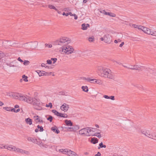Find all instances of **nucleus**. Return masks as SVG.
Segmentation results:
<instances>
[{"label":"nucleus","mask_w":156,"mask_h":156,"mask_svg":"<svg viewBox=\"0 0 156 156\" xmlns=\"http://www.w3.org/2000/svg\"><path fill=\"white\" fill-rule=\"evenodd\" d=\"M28 141L34 143H36L37 141V140L35 138L29 137L27 138Z\"/></svg>","instance_id":"412c9836"},{"label":"nucleus","mask_w":156,"mask_h":156,"mask_svg":"<svg viewBox=\"0 0 156 156\" xmlns=\"http://www.w3.org/2000/svg\"><path fill=\"white\" fill-rule=\"evenodd\" d=\"M67 131L69 132H74L79 129V127L77 126H76L72 127H69L66 128Z\"/></svg>","instance_id":"f8f14e48"},{"label":"nucleus","mask_w":156,"mask_h":156,"mask_svg":"<svg viewBox=\"0 0 156 156\" xmlns=\"http://www.w3.org/2000/svg\"><path fill=\"white\" fill-rule=\"evenodd\" d=\"M12 146V145H6V147H5V149L11 151Z\"/></svg>","instance_id":"49530a36"},{"label":"nucleus","mask_w":156,"mask_h":156,"mask_svg":"<svg viewBox=\"0 0 156 156\" xmlns=\"http://www.w3.org/2000/svg\"><path fill=\"white\" fill-rule=\"evenodd\" d=\"M36 72L37 73L39 76L46 75H50L52 73L51 72L48 73L44 71L40 70L36 71Z\"/></svg>","instance_id":"1a4fd4ad"},{"label":"nucleus","mask_w":156,"mask_h":156,"mask_svg":"<svg viewBox=\"0 0 156 156\" xmlns=\"http://www.w3.org/2000/svg\"><path fill=\"white\" fill-rule=\"evenodd\" d=\"M88 40L90 42H93L94 40V37L93 36L90 37L88 38Z\"/></svg>","instance_id":"7c9ffc66"},{"label":"nucleus","mask_w":156,"mask_h":156,"mask_svg":"<svg viewBox=\"0 0 156 156\" xmlns=\"http://www.w3.org/2000/svg\"><path fill=\"white\" fill-rule=\"evenodd\" d=\"M81 88L83 91L86 92H87L88 91V87L86 86H82Z\"/></svg>","instance_id":"cd10ccee"},{"label":"nucleus","mask_w":156,"mask_h":156,"mask_svg":"<svg viewBox=\"0 0 156 156\" xmlns=\"http://www.w3.org/2000/svg\"><path fill=\"white\" fill-rule=\"evenodd\" d=\"M6 146L5 145H4L3 144H0V148L1 149H5V147H6Z\"/></svg>","instance_id":"864d4df0"},{"label":"nucleus","mask_w":156,"mask_h":156,"mask_svg":"<svg viewBox=\"0 0 156 156\" xmlns=\"http://www.w3.org/2000/svg\"><path fill=\"white\" fill-rule=\"evenodd\" d=\"M99 147H98V149H99L101 148H106V146L105 145H104L102 142H101L99 144Z\"/></svg>","instance_id":"473e14b6"},{"label":"nucleus","mask_w":156,"mask_h":156,"mask_svg":"<svg viewBox=\"0 0 156 156\" xmlns=\"http://www.w3.org/2000/svg\"><path fill=\"white\" fill-rule=\"evenodd\" d=\"M65 123L67 126H71L73 125V123L70 120L66 119L65 121Z\"/></svg>","instance_id":"a878e982"},{"label":"nucleus","mask_w":156,"mask_h":156,"mask_svg":"<svg viewBox=\"0 0 156 156\" xmlns=\"http://www.w3.org/2000/svg\"><path fill=\"white\" fill-rule=\"evenodd\" d=\"M81 28L82 30H87L88 28L90 27V26L88 23H83L81 25Z\"/></svg>","instance_id":"ddd939ff"},{"label":"nucleus","mask_w":156,"mask_h":156,"mask_svg":"<svg viewBox=\"0 0 156 156\" xmlns=\"http://www.w3.org/2000/svg\"><path fill=\"white\" fill-rule=\"evenodd\" d=\"M48 8L50 9H52L57 10V9L54 6L51 5H48Z\"/></svg>","instance_id":"e433bc0d"},{"label":"nucleus","mask_w":156,"mask_h":156,"mask_svg":"<svg viewBox=\"0 0 156 156\" xmlns=\"http://www.w3.org/2000/svg\"><path fill=\"white\" fill-rule=\"evenodd\" d=\"M63 10L65 12H68L70 10L69 8H66L63 9Z\"/></svg>","instance_id":"6e6d98bb"},{"label":"nucleus","mask_w":156,"mask_h":156,"mask_svg":"<svg viewBox=\"0 0 156 156\" xmlns=\"http://www.w3.org/2000/svg\"><path fill=\"white\" fill-rule=\"evenodd\" d=\"M52 104L50 102L48 105L47 104L46 105V107H50L51 108H52Z\"/></svg>","instance_id":"3c124183"},{"label":"nucleus","mask_w":156,"mask_h":156,"mask_svg":"<svg viewBox=\"0 0 156 156\" xmlns=\"http://www.w3.org/2000/svg\"><path fill=\"white\" fill-rule=\"evenodd\" d=\"M45 46L46 47H47L48 48H51L52 47V45L51 44L46 43L45 44Z\"/></svg>","instance_id":"c03bdc74"},{"label":"nucleus","mask_w":156,"mask_h":156,"mask_svg":"<svg viewBox=\"0 0 156 156\" xmlns=\"http://www.w3.org/2000/svg\"><path fill=\"white\" fill-rule=\"evenodd\" d=\"M47 64H48L49 65H51L52 64V62H51V59H48L47 60Z\"/></svg>","instance_id":"5fc2aeb1"},{"label":"nucleus","mask_w":156,"mask_h":156,"mask_svg":"<svg viewBox=\"0 0 156 156\" xmlns=\"http://www.w3.org/2000/svg\"><path fill=\"white\" fill-rule=\"evenodd\" d=\"M52 119L53 117L51 115H49V117L47 118V119L48 120L50 121V122H51L52 120Z\"/></svg>","instance_id":"8fccbe9b"},{"label":"nucleus","mask_w":156,"mask_h":156,"mask_svg":"<svg viewBox=\"0 0 156 156\" xmlns=\"http://www.w3.org/2000/svg\"><path fill=\"white\" fill-rule=\"evenodd\" d=\"M73 16L74 17V18L75 20H76L78 19V17L75 14H74Z\"/></svg>","instance_id":"680f3d73"},{"label":"nucleus","mask_w":156,"mask_h":156,"mask_svg":"<svg viewBox=\"0 0 156 156\" xmlns=\"http://www.w3.org/2000/svg\"><path fill=\"white\" fill-rule=\"evenodd\" d=\"M128 65L129 64H125L124 65H122V66H123L124 67H125L126 68L128 69Z\"/></svg>","instance_id":"052dcab7"},{"label":"nucleus","mask_w":156,"mask_h":156,"mask_svg":"<svg viewBox=\"0 0 156 156\" xmlns=\"http://www.w3.org/2000/svg\"><path fill=\"white\" fill-rule=\"evenodd\" d=\"M36 144L39 145L41 147L44 146L43 144L40 140L38 141L37 140V141Z\"/></svg>","instance_id":"58836bf2"},{"label":"nucleus","mask_w":156,"mask_h":156,"mask_svg":"<svg viewBox=\"0 0 156 156\" xmlns=\"http://www.w3.org/2000/svg\"><path fill=\"white\" fill-rule=\"evenodd\" d=\"M67 155L69 156H79L75 152L69 149Z\"/></svg>","instance_id":"4468645a"},{"label":"nucleus","mask_w":156,"mask_h":156,"mask_svg":"<svg viewBox=\"0 0 156 156\" xmlns=\"http://www.w3.org/2000/svg\"><path fill=\"white\" fill-rule=\"evenodd\" d=\"M103 97L104 98H106V99H110V97L108 96V95H104L103 96Z\"/></svg>","instance_id":"bf43d9fd"},{"label":"nucleus","mask_w":156,"mask_h":156,"mask_svg":"<svg viewBox=\"0 0 156 156\" xmlns=\"http://www.w3.org/2000/svg\"><path fill=\"white\" fill-rule=\"evenodd\" d=\"M20 94L16 92H13L12 97L15 99L18 100Z\"/></svg>","instance_id":"aec40b11"},{"label":"nucleus","mask_w":156,"mask_h":156,"mask_svg":"<svg viewBox=\"0 0 156 156\" xmlns=\"http://www.w3.org/2000/svg\"><path fill=\"white\" fill-rule=\"evenodd\" d=\"M19 108V106L18 105H16L14 106V108H15H15L20 109Z\"/></svg>","instance_id":"0e129e2a"},{"label":"nucleus","mask_w":156,"mask_h":156,"mask_svg":"<svg viewBox=\"0 0 156 156\" xmlns=\"http://www.w3.org/2000/svg\"><path fill=\"white\" fill-rule=\"evenodd\" d=\"M13 92H6V95L9 96L11 97H12L13 95Z\"/></svg>","instance_id":"ea45409f"},{"label":"nucleus","mask_w":156,"mask_h":156,"mask_svg":"<svg viewBox=\"0 0 156 156\" xmlns=\"http://www.w3.org/2000/svg\"><path fill=\"white\" fill-rule=\"evenodd\" d=\"M51 60L52 62V64H54L57 61V59L56 58H51Z\"/></svg>","instance_id":"a19ab883"},{"label":"nucleus","mask_w":156,"mask_h":156,"mask_svg":"<svg viewBox=\"0 0 156 156\" xmlns=\"http://www.w3.org/2000/svg\"><path fill=\"white\" fill-rule=\"evenodd\" d=\"M5 56L4 54L1 51H0V62H1L2 59Z\"/></svg>","instance_id":"c9c22d12"},{"label":"nucleus","mask_w":156,"mask_h":156,"mask_svg":"<svg viewBox=\"0 0 156 156\" xmlns=\"http://www.w3.org/2000/svg\"><path fill=\"white\" fill-rule=\"evenodd\" d=\"M22 78L20 80V82L21 83L23 82V80L25 82H27L28 81V77L26 76L25 75H23L22 76Z\"/></svg>","instance_id":"5701e85b"},{"label":"nucleus","mask_w":156,"mask_h":156,"mask_svg":"<svg viewBox=\"0 0 156 156\" xmlns=\"http://www.w3.org/2000/svg\"><path fill=\"white\" fill-rule=\"evenodd\" d=\"M95 129L91 127H87L81 129L79 131V134L82 136H92L94 135Z\"/></svg>","instance_id":"20e7f679"},{"label":"nucleus","mask_w":156,"mask_h":156,"mask_svg":"<svg viewBox=\"0 0 156 156\" xmlns=\"http://www.w3.org/2000/svg\"><path fill=\"white\" fill-rule=\"evenodd\" d=\"M69 41V38L65 37H62L57 41V45L62 46L59 50L61 54L69 55L74 53V49L72 46L69 45H64Z\"/></svg>","instance_id":"f257e3e1"},{"label":"nucleus","mask_w":156,"mask_h":156,"mask_svg":"<svg viewBox=\"0 0 156 156\" xmlns=\"http://www.w3.org/2000/svg\"><path fill=\"white\" fill-rule=\"evenodd\" d=\"M16 150V152L17 153H20L21 154H28L29 153V152L28 151H25L23 149L17 147Z\"/></svg>","instance_id":"dca6fc26"},{"label":"nucleus","mask_w":156,"mask_h":156,"mask_svg":"<svg viewBox=\"0 0 156 156\" xmlns=\"http://www.w3.org/2000/svg\"><path fill=\"white\" fill-rule=\"evenodd\" d=\"M101 156V154L100 152H98L97 154H96L94 156Z\"/></svg>","instance_id":"338daca9"},{"label":"nucleus","mask_w":156,"mask_h":156,"mask_svg":"<svg viewBox=\"0 0 156 156\" xmlns=\"http://www.w3.org/2000/svg\"><path fill=\"white\" fill-rule=\"evenodd\" d=\"M111 99L112 100H115V97L114 96H111L110 97V99Z\"/></svg>","instance_id":"e2e57ef3"},{"label":"nucleus","mask_w":156,"mask_h":156,"mask_svg":"<svg viewBox=\"0 0 156 156\" xmlns=\"http://www.w3.org/2000/svg\"><path fill=\"white\" fill-rule=\"evenodd\" d=\"M30 97H31L29 96L20 94L18 100L26 102L29 104L31 100Z\"/></svg>","instance_id":"423d86ee"},{"label":"nucleus","mask_w":156,"mask_h":156,"mask_svg":"<svg viewBox=\"0 0 156 156\" xmlns=\"http://www.w3.org/2000/svg\"><path fill=\"white\" fill-rule=\"evenodd\" d=\"M85 79L86 80L91 83L96 84L97 81V79H91L90 78H86Z\"/></svg>","instance_id":"6ab92c4d"},{"label":"nucleus","mask_w":156,"mask_h":156,"mask_svg":"<svg viewBox=\"0 0 156 156\" xmlns=\"http://www.w3.org/2000/svg\"><path fill=\"white\" fill-rule=\"evenodd\" d=\"M52 112L53 113H54L55 114V115H56L57 116H58L59 112H58L56 110H52Z\"/></svg>","instance_id":"a18cd8bd"},{"label":"nucleus","mask_w":156,"mask_h":156,"mask_svg":"<svg viewBox=\"0 0 156 156\" xmlns=\"http://www.w3.org/2000/svg\"><path fill=\"white\" fill-rule=\"evenodd\" d=\"M90 141L91 143L95 144L98 143V140L97 138H92L91 139Z\"/></svg>","instance_id":"393cba45"},{"label":"nucleus","mask_w":156,"mask_h":156,"mask_svg":"<svg viewBox=\"0 0 156 156\" xmlns=\"http://www.w3.org/2000/svg\"><path fill=\"white\" fill-rule=\"evenodd\" d=\"M48 94H46L44 93L43 96V97L41 98V99L45 100L47 98Z\"/></svg>","instance_id":"f704fd0d"},{"label":"nucleus","mask_w":156,"mask_h":156,"mask_svg":"<svg viewBox=\"0 0 156 156\" xmlns=\"http://www.w3.org/2000/svg\"><path fill=\"white\" fill-rule=\"evenodd\" d=\"M3 109L5 111L9 112H13L15 113H17L20 111V109H15V108L11 107L5 106L3 107Z\"/></svg>","instance_id":"0eeeda50"},{"label":"nucleus","mask_w":156,"mask_h":156,"mask_svg":"<svg viewBox=\"0 0 156 156\" xmlns=\"http://www.w3.org/2000/svg\"><path fill=\"white\" fill-rule=\"evenodd\" d=\"M140 66L138 65H128V69H137L138 70L140 68Z\"/></svg>","instance_id":"2eb2a0df"},{"label":"nucleus","mask_w":156,"mask_h":156,"mask_svg":"<svg viewBox=\"0 0 156 156\" xmlns=\"http://www.w3.org/2000/svg\"><path fill=\"white\" fill-rule=\"evenodd\" d=\"M140 30H142L144 33L156 36V31L151 30L147 27H144L143 26L140 27Z\"/></svg>","instance_id":"39448f33"},{"label":"nucleus","mask_w":156,"mask_h":156,"mask_svg":"<svg viewBox=\"0 0 156 156\" xmlns=\"http://www.w3.org/2000/svg\"><path fill=\"white\" fill-rule=\"evenodd\" d=\"M17 147L14 146H12V148H11V151H14L15 152H16V150Z\"/></svg>","instance_id":"603ef678"},{"label":"nucleus","mask_w":156,"mask_h":156,"mask_svg":"<svg viewBox=\"0 0 156 156\" xmlns=\"http://www.w3.org/2000/svg\"><path fill=\"white\" fill-rule=\"evenodd\" d=\"M148 129L145 128H143L140 129V133L144 136L146 133Z\"/></svg>","instance_id":"bb28decb"},{"label":"nucleus","mask_w":156,"mask_h":156,"mask_svg":"<svg viewBox=\"0 0 156 156\" xmlns=\"http://www.w3.org/2000/svg\"><path fill=\"white\" fill-rule=\"evenodd\" d=\"M131 26L134 28H137L138 29L140 30V27H142V26H137V25H135V24H132Z\"/></svg>","instance_id":"4c0bfd02"},{"label":"nucleus","mask_w":156,"mask_h":156,"mask_svg":"<svg viewBox=\"0 0 156 156\" xmlns=\"http://www.w3.org/2000/svg\"><path fill=\"white\" fill-rule=\"evenodd\" d=\"M104 41L106 43H110L111 41V36L108 34H106L104 36Z\"/></svg>","instance_id":"9b49d317"},{"label":"nucleus","mask_w":156,"mask_h":156,"mask_svg":"<svg viewBox=\"0 0 156 156\" xmlns=\"http://www.w3.org/2000/svg\"><path fill=\"white\" fill-rule=\"evenodd\" d=\"M37 128L38 129H40V132H42L43 131V127H42V126H39V125H38L37 126Z\"/></svg>","instance_id":"4d7b16f0"},{"label":"nucleus","mask_w":156,"mask_h":156,"mask_svg":"<svg viewBox=\"0 0 156 156\" xmlns=\"http://www.w3.org/2000/svg\"><path fill=\"white\" fill-rule=\"evenodd\" d=\"M46 64L44 63H42L41 64V66L42 67H44Z\"/></svg>","instance_id":"774afa93"},{"label":"nucleus","mask_w":156,"mask_h":156,"mask_svg":"<svg viewBox=\"0 0 156 156\" xmlns=\"http://www.w3.org/2000/svg\"><path fill=\"white\" fill-rule=\"evenodd\" d=\"M148 138L156 140V134L148 129L147 132L145 135Z\"/></svg>","instance_id":"6e6552de"},{"label":"nucleus","mask_w":156,"mask_h":156,"mask_svg":"<svg viewBox=\"0 0 156 156\" xmlns=\"http://www.w3.org/2000/svg\"><path fill=\"white\" fill-rule=\"evenodd\" d=\"M97 70L98 72L100 74L101 76L104 77L111 79L113 78V75L109 69L99 66L97 67Z\"/></svg>","instance_id":"f03ea898"},{"label":"nucleus","mask_w":156,"mask_h":156,"mask_svg":"<svg viewBox=\"0 0 156 156\" xmlns=\"http://www.w3.org/2000/svg\"><path fill=\"white\" fill-rule=\"evenodd\" d=\"M101 132L100 133H94V135H93V136H97L98 138H100L102 137V134L101 133Z\"/></svg>","instance_id":"c85d7f7f"},{"label":"nucleus","mask_w":156,"mask_h":156,"mask_svg":"<svg viewBox=\"0 0 156 156\" xmlns=\"http://www.w3.org/2000/svg\"><path fill=\"white\" fill-rule=\"evenodd\" d=\"M7 65L10 67H16V66L12 64V62L10 63H7Z\"/></svg>","instance_id":"de8ad7c7"},{"label":"nucleus","mask_w":156,"mask_h":156,"mask_svg":"<svg viewBox=\"0 0 156 156\" xmlns=\"http://www.w3.org/2000/svg\"><path fill=\"white\" fill-rule=\"evenodd\" d=\"M122 41V40L121 39L119 38H118L116 40H115L114 41V43H118L119 42H121Z\"/></svg>","instance_id":"09e8293b"},{"label":"nucleus","mask_w":156,"mask_h":156,"mask_svg":"<svg viewBox=\"0 0 156 156\" xmlns=\"http://www.w3.org/2000/svg\"><path fill=\"white\" fill-rule=\"evenodd\" d=\"M108 16L111 17H115L116 15L115 13L109 12Z\"/></svg>","instance_id":"2f4dec72"},{"label":"nucleus","mask_w":156,"mask_h":156,"mask_svg":"<svg viewBox=\"0 0 156 156\" xmlns=\"http://www.w3.org/2000/svg\"><path fill=\"white\" fill-rule=\"evenodd\" d=\"M59 116L63 117V118H67L68 115L66 114H63L62 113H59L58 116Z\"/></svg>","instance_id":"c756f323"},{"label":"nucleus","mask_w":156,"mask_h":156,"mask_svg":"<svg viewBox=\"0 0 156 156\" xmlns=\"http://www.w3.org/2000/svg\"><path fill=\"white\" fill-rule=\"evenodd\" d=\"M109 12H107L105 10H103L101 11H100V12L101 13H102L105 15H108V14Z\"/></svg>","instance_id":"72a5a7b5"},{"label":"nucleus","mask_w":156,"mask_h":156,"mask_svg":"<svg viewBox=\"0 0 156 156\" xmlns=\"http://www.w3.org/2000/svg\"><path fill=\"white\" fill-rule=\"evenodd\" d=\"M69 108V105L66 103H64L60 107V109L65 112L68 111Z\"/></svg>","instance_id":"9d476101"},{"label":"nucleus","mask_w":156,"mask_h":156,"mask_svg":"<svg viewBox=\"0 0 156 156\" xmlns=\"http://www.w3.org/2000/svg\"><path fill=\"white\" fill-rule=\"evenodd\" d=\"M25 121L26 124L27 125H31L32 124V120L30 118L25 119Z\"/></svg>","instance_id":"f3484780"},{"label":"nucleus","mask_w":156,"mask_h":156,"mask_svg":"<svg viewBox=\"0 0 156 156\" xmlns=\"http://www.w3.org/2000/svg\"><path fill=\"white\" fill-rule=\"evenodd\" d=\"M96 84H97L99 85H102L103 84V82L101 80H100L97 79Z\"/></svg>","instance_id":"79ce46f5"},{"label":"nucleus","mask_w":156,"mask_h":156,"mask_svg":"<svg viewBox=\"0 0 156 156\" xmlns=\"http://www.w3.org/2000/svg\"><path fill=\"white\" fill-rule=\"evenodd\" d=\"M31 100L29 104L32 105L35 108L38 110H42L43 109L42 106L43 103L41 102L40 99L37 98L30 97Z\"/></svg>","instance_id":"7ed1b4c3"},{"label":"nucleus","mask_w":156,"mask_h":156,"mask_svg":"<svg viewBox=\"0 0 156 156\" xmlns=\"http://www.w3.org/2000/svg\"><path fill=\"white\" fill-rule=\"evenodd\" d=\"M124 44V42H121V44L119 45V47L120 48L122 47Z\"/></svg>","instance_id":"13d9d810"},{"label":"nucleus","mask_w":156,"mask_h":156,"mask_svg":"<svg viewBox=\"0 0 156 156\" xmlns=\"http://www.w3.org/2000/svg\"><path fill=\"white\" fill-rule=\"evenodd\" d=\"M18 60L19 61H20V62L22 63L23 62V61L21 59V58L20 57H19L18 58Z\"/></svg>","instance_id":"69168bd1"},{"label":"nucleus","mask_w":156,"mask_h":156,"mask_svg":"<svg viewBox=\"0 0 156 156\" xmlns=\"http://www.w3.org/2000/svg\"><path fill=\"white\" fill-rule=\"evenodd\" d=\"M34 117L36 123H38V122H43V121L41 118L38 116H34Z\"/></svg>","instance_id":"a211bd4d"},{"label":"nucleus","mask_w":156,"mask_h":156,"mask_svg":"<svg viewBox=\"0 0 156 156\" xmlns=\"http://www.w3.org/2000/svg\"><path fill=\"white\" fill-rule=\"evenodd\" d=\"M51 130L56 133H58L59 132V130L57 128L56 126H55L51 128Z\"/></svg>","instance_id":"b1692460"},{"label":"nucleus","mask_w":156,"mask_h":156,"mask_svg":"<svg viewBox=\"0 0 156 156\" xmlns=\"http://www.w3.org/2000/svg\"><path fill=\"white\" fill-rule=\"evenodd\" d=\"M23 64L25 66L28 65L30 64V62L28 60H25L23 61Z\"/></svg>","instance_id":"37998d69"},{"label":"nucleus","mask_w":156,"mask_h":156,"mask_svg":"<svg viewBox=\"0 0 156 156\" xmlns=\"http://www.w3.org/2000/svg\"><path fill=\"white\" fill-rule=\"evenodd\" d=\"M68 150L67 149H60L58 150V152L63 154H67Z\"/></svg>","instance_id":"4be33fe9"}]
</instances>
